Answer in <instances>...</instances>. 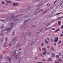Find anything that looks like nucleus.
I'll return each instance as SVG.
<instances>
[{
	"label": "nucleus",
	"mask_w": 63,
	"mask_h": 63,
	"mask_svg": "<svg viewBox=\"0 0 63 63\" xmlns=\"http://www.w3.org/2000/svg\"><path fill=\"white\" fill-rule=\"evenodd\" d=\"M21 15H22L21 14L19 15L16 16L15 18H14L12 17H8L7 18V19L8 20H11V19H16V18H17V17H18V16H21Z\"/></svg>",
	"instance_id": "f257e3e1"
},
{
	"label": "nucleus",
	"mask_w": 63,
	"mask_h": 63,
	"mask_svg": "<svg viewBox=\"0 0 63 63\" xmlns=\"http://www.w3.org/2000/svg\"><path fill=\"white\" fill-rule=\"evenodd\" d=\"M39 10H40V9H39V8H38L37 9H36V12L35 13L34 15H37L38 13H39V12H38V11H39Z\"/></svg>",
	"instance_id": "f03ea898"
},
{
	"label": "nucleus",
	"mask_w": 63,
	"mask_h": 63,
	"mask_svg": "<svg viewBox=\"0 0 63 63\" xmlns=\"http://www.w3.org/2000/svg\"><path fill=\"white\" fill-rule=\"evenodd\" d=\"M58 40V37H55V39H54V41L55 43Z\"/></svg>",
	"instance_id": "7ed1b4c3"
},
{
	"label": "nucleus",
	"mask_w": 63,
	"mask_h": 63,
	"mask_svg": "<svg viewBox=\"0 0 63 63\" xmlns=\"http://www.w3.org/2000/svg\"><path fill=\"white\" fill-rule=\"evenodd\" d=\"M16 50H15L13 52V54L14 56H15V55H16Z\"/></svg>",
	"instance_id": "20e7f679"
},
{
	"label": "nucleus",
	"mask_w": 63,
	"mask_h": 63,
	"mask_svg": "<svg viewBox=\"0 0 63 63\" xmlns=\"http://www.w3.org/2000/svg\"><path fill=\"white\" fill-rule=\"evenodd\" d=\"M6 59H8L9 60V61L10 62V63H11V58H8L7 57V58H6Z\"/></svg>",
	"instance_id": "39448f33"
},
{
	"label": "nucleus",
	"mask_w": 63,
	"mask_h": 63,
	"mask_svg": "<svg viewBox=\"0 0 63 63\" xmlns=\"http://www.w3.org/2000/svg\"><path fill=\"white\" fill-rule=\"evenodd\" d=\"M18 4L17 3H13V6H17V5Z\"/></svg>",
	"instance_id": "423d86ee"
},
{
	"label": "nucleus",
	"mask_w": 63,
	"mask_h": 63,
	"mask_svg": "<svg viewBox=\"0 0 63 63\" xmlns=\"http://www.w3.org/2000/svg\"><path fill=\"white\" fill-rule=\"evenodd\" d=\"M12 27H11L10 28H7L5 29V30L6 31H7V30H11V29H12Z\"/></svg>",
	"instance_id": "0eeeda50"
},
{
	"label": "nucleus",
	"mask_w": 63,
	"mask_h": 63,
	"mask_svg": "<svg viewBox=\"0 0 63 63\" xmlns=\"http://www.w3.org/2000/svg\"><path fill=\"white\" fill-rule=\"evenodd\" d=\"M16 37H15L14 39H13L12 41V43H14V41H15V40L16 39Z\"/></svg>",
	"instance_id": "6e6552de"
},
{
	"label": "nucleus",
	"mask_w": 63,
	"mask_h": 63,
	"mask_svg": "<svg viewBox=\"0 0 63 63\" xmlns=\"http://www.w3.org/2000/svg\"><path fill=\"white\" fill-rule=\"evenodd\" d=\"M20 44H18L17 46H16V47H20Z\"/></svg>",
	"instance_id": "1a4fd4ad"
},
{
	"label": "nucleus",
	"mask_w": 63,
	"mask_h": 63,
	"mask_svg": "<svg viewBox=\"0 0 63 63\" xmlns=\"http://www.w3.org/2000/svg\"><path fill=\"white\" fill-rule=\"evenodd\" d=\"M47 51H46L45 52L44 51H43V55H45V54H46L47 53Z\"/></svg>",
	"instance_id": "9d476101"
},
{
	"label": "nucleus",
	"mask_w": 63,
	"mask_h": 63,
	"mask_svg": "<svg viewBox=\"0 0 63 63\" xmlns=\"http://www.w3.org/2000/svg\"><path fill=\"white\" fill-rule=\"evenodd\" d=\"M57 62H58L59 61H60L61 62H62V61L61 59H58L57 60Z\"/></svg>",
	"instance_id": "9b49d317"
},
{
	"label": "nucleus",
	"mask_w": 63,
	"mask_h": 63,
	"mask_svg": "<svg viewBox=\"0 0 63 63\" xmlns=\"http://www.w3.org/2000/svg\"><path fill=\"white\" fill-rule=\"evenodd\" d=\"M15 59H18V55H17L15 57Z\"/></svg>",
	"instance_id": "f8f14e48"
},
{
	"label": "nucleus",
	"mask_w": 63,
	"mask_h": 63,
	"mask_svg": "<svg viewBox=\"0 0 63 63\" xmlns=\"http://www.w3.org/2000/svg\"><path fill=\"white\" fill-rule=\"evenodd\" d=\"M6 2L7 3H11V1L6 0Z\"/></svg>",
	"instance_id": "ddd939ff"
},
{
	"label": "nucleus",
	"mask_w": 63,
	"mask_h": 63,
	"mask_svg": "<svg viewBox=\"0 0 63 63\" xmlns=\"http://www.w3.org/2000/svg\"><path fill=\"white\" fill-rule=\"evenodd\" d=\"M42 3H41L39 4H38L37 5V7H39L40 6H41L42 5Z\"/></svg>",
	"instance_id": "4468645a"
},
{
	"label": "nucleus",
	"mask_w": 63,
	"mask_h": 63,
	"mask_svg": "<svg viewBox=\"0 0 63 63\" xmlns=\"http://www.w3.org/2000/svg\"><path fill=\"white\" fill-rule=\"evenodd\" d=\"M31 9V7L30 6H29L28 7L27 9L28 10H30Z\"/></svg>",
	"instance_id": "2eb2a0df"
},
{
	"label": "nucleus",
	"mask_w": 63,
	"mask_h": 63,
	"mask_svg": "<svg viewBox=\"0 0 63 63\" xmlns=\"http://www.w3.org/2000/svg\"><path fill=\"white\" fill-rule=\"evenodd\" d=\"M2 57H3V55L2 54H1L0 55V59H2Z\"/></svg>",
	"instance_id": "dca6fc26"
},
{
	"label": "nucleus",
	"mask_w": 63,
	"mask_h": 63,
	"mask_svg": "<svg viewBox=\"0 0 63 63\" xmlns=\"http://www.w3.org/2000/svg\"><path fill=\"white\" fill-rule=\"evenodd\" d=\"M43 51H46V48H45V47L43 48Z\"/></svg>",
	"instance_id": "f3484780"
},
{
	"label": "nucleus",
	"mask_w": 63,
	"mask_h": 63,
	"mask_svg": "<svg viewBox=\"0 0 63 63\" xmlns=\"http://www.w3.org/2000/svg\"><path fill=\"white\" fill-rule=\"evenodd\" d=\"M45 43H46V44H48V42H47V41L46 39L45 40Z\"/></svg>",
	"instance_id": "a211bd4d"
},
{
	"label": "nucleus",
	"mask_w": 63,
	"mask_h": 63,
	"mask_svg": "<svg viewBox=\"0 0 63 63\" xmlns=\"http://www.w3.org/2000/svg\"><path fill=\"white\" fill-rule=\"evenodd\" d=\"M40 12H43V9H40L39 10Z\"/></svg>",
	"instance_id": "6ab92c4d"
},
{
	"label": "nucleus",
	"mask_w": 63,
	"mask_h": 63,
	"mask_svg": "<svg viewBox=\"0 0 63 63\" xmlns=\"http://www.w3.org/2000/svg\"><path fill=\"white\" fill-rule=\"evenodd\" d=\"M52 57H53L55 56V55H54V53H52Z\"/></svg>",
	"instance_id": "aec40b11"
},
{
	"label": "nucleus",
	"mask_w": 63,
	"mask_h": 63,
	"mask_svg": "<svg viewBox=\"0 0 63 63\" xmlns=\"http://www.w3.org/2000/svg\"><path fill=\"white\" fill-rule=\"evenodd\" d=\"M13 24H14V23H11V27H12H12H13V25H12Z\"/></svg>",
	"instance_id": "412c9836"
},
{
	"label": "nucleus",
	"mask_w": 63,
	"mask_h": 63,
	"mask_svg": "<svg viewBox=\"0 0 63 63\" xmlns=\"http://www.w3.org/2000/svg\"><path fill=\"white\" fill-rule=\"evenodd\" d=\"M61 24V22L60 21H59L58 22V24L59 25H60Z\"/></svg>",
	"instance_id": "4be33fe9"
},
{
	"label": "nucleus",
	"mask_w": 63,
	"mask_h": 63,
	"mask_svg": "<svg viewBox=\"0 0 63 63\" xmlns=\"http://www.w3.org/2000/svg\"><path fill=\"white\" fill-rule=\"evenodd\" d=\"M0 21H2V22H5V20H4L1 19L0 20Z\"/></svg>",
	"instance_id": "5701e85b"
},
{
	"label": "nucleus",
	"mask_w": 63,
	"mask_h": 63,
	"mask_svg": "<svg viewBox=\"0 0 63 63\" xmlns=\"http://www.w3.org/2000/svg\"><path fill=\"white\" fill-rule=\"evenodd\" d=\"M35 26L36 25H33L32 26V29H33V28H34V27H35Z\"/></svg>",
	"instance_id": "b1692460"
},
{
	"label": "nucleus",
	"mask_w": 63,
	"mask_h": 63,
	"mask_svg": "<svg viewBox=\"0 0 63 63\" xmlns=\"http://www.w3.org/2000/svg\"><path fill=\"white\" fill-rule=\"evenodd\" d=\"M56 57L57 58H59V55H56Z\"/></svg>",
	"instance_id": "393cba45"
},
{
	"label": "nucleus",
	"mask_w": 63,
	"mask_h": 63,
	"mask_svg": "<svg viewBox=\"0 0 63 63\" xmlns=\"http://www.w3.org/2000/svg\"><path fill=\"white\" fill-rule=\"evenodd\" d=\"M63 2L62 1H61V2L60 3V5H62V4H63Z\"/></svg>",
	"instance_id": "a878e982"
},
{
	"label": "nucleus",
	"mask_w": 63,
	"mask_h": 63,
	"mask_svg": "<svg viewBox=\"0 0 63 63\" xmlns=\"http://www.w3.org/2000/svg\"><path fill=\"white\" fill-rule=\"evenodd\" d=\"M48 60H49V61H52V59H51V58H49L48 59Z\"/></svg>",
	"instance_id": "bb28decb"
},
{
	"label": "nucleus",
	"mask_w": 63,
	"mask_h": 63,
	"mask_svg": "<svg viewBox=\"0 0 63 63\" xmlns=\"http://www.w3.org/2000/svg\"><path fill=\"white\" fill-rule=\"evenodd\" d=\"M1 3L2 4H5V2H4L3 1H2Z\"/></svg>",
	"instance_id": "cd10ccee"
},
{
	"label": "nucleus",
	"mask_w": 63,
	"mask_h": 63,
	"mask_svg": "<svg viewBox=\"0 0 63 63\" xmlns=\"http://www.w3.org/2000/svg\"><path fill=\"white\" fill-rule=\"evenodd\" d=\"M9 46H13V44L10 43L9 44Z\"/></svg>",
	"instance_id": "c85d7f7f"
},
{
	"label": "nucleus",
	"mask_w": 63,
	"mask_h": 63,
	"mask_svg": "<svg viewBox=\"0 0 63 63\" xmlns=\"http://www.w3.org/2000/svg\"><path fill=\"white\" fill-rule=\"evenodd\" d=\"M29 16V15H27L25 16L24 17H28Z\"/></svg>",
	"instance_id": "c756f323"
},
{
	"label": "nucleus",
	"mask_w": 63,
	"mask_h": 63,
	"mask_svg": "<svg viewBox=\"0 0 63 63\" xmlns=\"http://www.w3.org/2000/svg\"><path fill=\"white\" fill-rule=\"evenodd\" d=\"M59 31V29H58L55 32H58V31Z\"/></svg>",
	"instance_id": "7c9ffc66"
},
{
	"label": "nucleus",
	"mask_w": 63,
	"mask_h": 63,
	"mask_svg": "<svg viewBox=\"0 0 63 63\" xmlns=\"http://www.w3.org/2000/svg\"><path fill=\"white\" fill-rule=\"evenodd\" d=\"M59 56H61V52L59 53Z\"/></svg>",
	"instance_id": "2f4dec72"
},
{
	"label": "nucleus",
	"mask_w": 63,
	"mask_h": 63,
	"mask_svg": "<svg viewBox=\"0 0 63 63\" xmlns=\"http://www.w3.org/2000/svg\"><path fill=\"white\" fill-rule=\"evenodd\" d=\"M4 12V11L2 10H0V13L1 12Z\"/></svg>",
	"instance_id": "473e14b6"
},
{
	"label": "nucleus",
	"mask_w": 63,
	"mask_h": 63,
	"mask_svg": "<svg viewBox=\"0 0 63 63\" xmlns=\"http://www.w3.org/2000/svg\"><path fill=\"white\" fill-rule=\"evenodd\" d=\"M38 57H36L35 58V60H37L38 59Z\"/></svg>",
	"instance_id": "72a5a7b5"
},
{
	"label": "nucleus",
	"mask_w": 63,
	"mask_h": 63,
	"mask_svg": "<svg viewBox=\"0 0 63 63\" xmlns=\"http://www.w3.org/2000/svg\"><path fill=\"white\" fill-rule=\"evenodd\" d=\"M4 27V26H2L1 27V29H2V28H3Z\"/></svg>",
	"instance_id": "f704fd0d"
},
{
	"label": "nucleus",
	"mask_w": 63,
	"mask_h": 63,
	"mask_svg": "<svg viewBox=\"0 0 63 63\" xmlns=\"http://www.w3.org/2000/svg\"><path fill=\"white\" fill-rule=\"evenodd\" d=\"M47 48H49V47H50V46H47Z\"/></svg>",
	"instance_id": "c9c22d12"
},
{
	"label": "nucleus",
	"mask_w": 63,
	"mask_h": 63,
	"mask_svg": "<svg viewBox=\"0 0 63 63\" xmlns=\"http://www.w3.org/2000/svg\"><path fill=\"white\" fill-rule=\"evenodd\" d=\"M49 6H50V4H49V3L47 5V7H49Z\"/></svg>",
	"instance_id": "e433bc0d"
},
{
	"label": "nucleus",
	"mask_w": 63,
	"mask_h": 63,
	"mask_svg": "<svg viewBox=\"0 0 63 63\" xmlns=\"http://www.w3.org/2000/svg\"><path fill=\"white\" fill-rule=\"evenodd\" d=\"M52 30H55V29L54 28H52Z\"/></svg>",
	"instance_id": "4c0bfd02"
},
{
	"label": "nucleus",
	"mask_w": 63,
	"mask_h": 63,
	"mask_svg": "<svg viewBox=\"0 0 63 63\" xmlns=\"http://www.w3.org/2000/svg\"><path fill=\"white\" fill-rule=\"evenodd\" d=\"M13 35H15V32H13Z\"/></svg>",
	"instance_id": "58836bf2"
},
{
	"label": "nucleus",
	"mask_w": 63,
	"mask_h": 63,
	"mask_svg": "<svg viewBox=\"0 0 63 63\" xmlns=\"http://www.w3.org/2000/svg\"><path fill=\"white\" fill-rule=\"evenodd\" d=\"M19 61H21L22 60V59L21 58H19Z\"/></svg>",
	"instance_id": "ea45409f"
},
{
	"label": "nucleus",
	"mask_w": 63,
	"mask_h": 63,
	"mask_svg": "<svg viewBox=\"0 0 63 63\" xmlns=\"http://www.w3.org/2000/svg\"><path fill=\"white\" fill-rule=\"evenodd\" d=\"M50 52H49L47 53V55H49L50 54Z\"/></svg>",
	"instance_id": "a19ab883"
},
{
	"label": "nucleus",
	"mask_w": 63,
	"mask_h": 63,
	"mask_svg": "<svg viewBox=\"0 0 63 63\" xmlns=\"http://www.w3.org/2000/svg\"><path fill=\"white\" fill-rule=\"evenodd\" d=\"M54 48H53V47H52L51 48V50H54Z\"/></svg>",
	"instance_id": "79ce46f5"
},
{
	"label": "nucleus",
	"mask_w": 63,
	"mask_h": 63,
	"mask_svg": "<svg viewBox=\"0 0 63 63\" xmlns=\"http://www.w3.org/2000/svg\"><path fill=\"white\" fill-rule=\"evenodd\" d=\"M50 40L51 42H53V39H51Z\"/></svg>",
	"instance_id": "37998d69"
},
{
	"label": "nucleus",
	"mask_w": 63,
	"mask_h": 63,
	"mask_svg": "<svg viewBox=\"0 0 63 63\" xmlns=\"http://www.w3.org/2000/svg\"><path fill=\"white\" fill-rule=\"evenodd\" d=\"M42 30H43V29H40L39 30V31L41 32V31H42Z\"/></svg>",
	"instance_id": "c03bdc74"
},
{
	"label": "nucleus",
	"mask_w": 63,
	"mask_h": 63,
	"mask_svg": "<svg viewBox=\"0 0 63 63\" xmlns=\"http://www.w3.org/2000/svg\"><path fill=\"white\" fill-rule=\"evenodd\" d=\"M5 39H6V42H7V41H8V38H5Z\"/></svg>",
	"instance_id": "a18cd8bd"
},
{
	"label": "nucleus",
	"mask_w": 63,
	"mask_h": 63,
	"mask_svg": "<svg viewBox=\"0 0 63 63\" xmlns=\"http://www.w3.org/2000/svg\"><path fill=\"white\" fill-rule=\"evenodd\" d=\"M7 44H8V43H7V42H5L4 44V45H7Z\"/></svg>",
	"instance_id": "49530a36"
},
{
	"label": "nucleus",
	"mask_w": 63,
	"mask_h": 63,
	"mask_svg": "<svg viewBox=\"0 0 63 63\" xmlns=\"http://www.w3.org/2000/svg\"><path fill=\"white\" fill-rule=\"evenodd\" d=\"M63 36V34H62L60 35V36H61V37H62V36Z\"/></svg>",
	"instance_id": "de8ad7c7"
},
{
	"label": "nucleus",
	"mask_w": 63,
	"mask_h": 63,
	"mask_svg": "<svg viewBox=\"0 0 63 63\" xmlns=\"http://www.w3.org/2000/svg\"><path fill=\"white\" fill-rule=\"evenodd\" d=\"M60 6H61V7L62 8H63V5H62V4H61Z\"/></svg>",
	"instance_id": "09e8293b"
},
{
	"label": "nucleus",
	"mask_w": 63,
	"mask_h": 63,
	"mask_svg": "<svg viewBox=\"0 0 63 63\" xmlns=\"http://www.w3.org/2000/svg\"><path fill=\"white\" fill-rule=\"evenodd\" d=\"M61 28L62 29H63V25H62V26L61 27Z\"/></svg>",
	"instance_id": "8fccbe9b"
},
{
	"label": "nucleus",
	"mask_w": 63,
	"mask_h": 63,
	"mask_svg": "<svg viewBox=\"0 0 63 63\" xmlns=\"http://www.w3.org/2000/svg\"><path fill=\"white\" fill-rule=\"evenodd\" d=\"M41 45L42 47L43 46V43H41Z\"/></svg>",
	"instance_id": "3c124183"
},
{
	"label": "nucleus",
	"mask_w": 63,
	"mask_h": 63,
	"mask_svg": "<svg viewBox=\"0 0 63 63\" xmlns=\"http://www.w3.org/2000/svg\"><path fill=\"white\" fill-rule=\"evenodd\" d=\"M28 52H30V50H28Z\"/></svg>",
	"instance_id": "603ef678"
},
{
	"label": "nucleus",
	"mask_w": 63,
	"mask_h": 63,
	"mask_svg": "<svg viewBox=\"0 0 63 63\" xmlns=\"http://www.w3.org/2000/svg\"><path fill=\"white\" fill-rule=\"evenodd\" d=\"M55 62L56 63H60L59 62H57L56 61H55Z\"/></svg>",
	"instance_id": "864d4df0"
},
{
	"label": "nucleus",
	"mask_w": 63,
	"mask_h": 63,
	"mask_svg": "<svg viewBox=\"0 0 63 63\" xmlns=\"http://www.w3.org/2000/svg\"><path fill=\"white\" fill-rule=\"evenodd\" d=\"M54 46H56V43L55 44H54Z\"/></svg>",
	"instance_id": "5fc2aeb1"
},
{
	"label": "nucleus",
	"mask_w": 63,
	"mask_h": 63,
	"mask_svg": "<svg viewBox=\"0 0 63 63\" xmlns=\"http://www.w3.org/2000/svg\"><path fill=\"white\" fill-rule=\"evenodd\" d=\"M45 13H45V12H44V13H42V15H44V14H45Z\"/></svg>",
	"instance_id": "6e6d98bb"
},
{
	"label": "nucleus",
	"mask_w": 63,
	"mask_h": 63,
	"mask_svg": "<svg viewBox=\"0 0 63 63\" xmlns=\"http://www.w3.org/2000/svg\"><path fill=\"white\" fill-rule=\"evenodd\" d=\"M47 38L48 40V41H49V38L48 37V38Z\"/></svg>",
	"instance_id": "4d7b16f0"
},
{
	"label": "nucleus",
	"mask_w": 63,
	"mask_h": 63,
	"mask_svg": "<svg viewBox=\"0 0 63 63\" xmlns=\"http://www.w3.org/2000/svg\"><path fill=\"white\" fill-rule=\"evenodd\" d=\"M40 55L41 56H42V57H43L44 56H43V55H42V54H41Z\"/></svg>",
	"instance_id": "13d9d810"
},
{
	"label": "nucleus",
	"mask_w": 63,
	"mask_h": 63,
	"mask_svg": "<svg viewBox=\"0 0 63 63\" xmlns=\"http://www.w3.org/2000/svg\"><path fill=\"white\" fill-rule=\"evenodd\" d=\"M39 49L40 51H41V48H39Z\"/></svg>",
	"instance_id": "bf43d9fd"
},
{
	"label": "nucleus",
	"mask_w": 63,
	"mask_h": 63,
	"mask_svg": "<svg viewBox=\"0 0 63 63\" xmlns=\"http://www.w3.org/2000/svg\"><path fill=\"white\" fill-rule=\"evenodd\" d=\"M2 7L3 8H5V6H3Z\"/></svg>",
	"instance_id": "052dcab7"
},
{
	"label": "nucleus",
	"mask_w": 63,
	"mask_h": 63,
	"mask_svg": "<svg viewBox=\"0 0 63 63\" xmlns=\"http://www.w3.org/2000/svg\"><path fill=\"white\" fill-rule=\"evenodd\" d=\"M37 63H42V62H37Z\"/></svg>",
	"instance_id": "680f3d73"
},
{
	"label": "nucleus",
	"mask_w": 63,
	"mask_h": 63,
	"mask_svg": "<svg viewBox=\"0 0 63 63\" xmlns=\"http://www.w3.org/2000/svg\"><path fill=\"white\" fill-rule=\"evenodd\" d=\"M3 34H1V36H3Z\"/></svg>",
	"instance_id": "e2e57ef3"
},
{
	"label": "nucleus",
	"mask_w": 63,
	"mask_h": 63,
	"mask_svg": "<svg viewBox=\"0 0 63 63\" xmlns=\"http://www.w3.org/2000/svg\"><path fill=\"white\" fill-rule=\"evenodd\" d=\"M60 13H61V12L59 13H58V14H56V15H59V14H60Z\"/></svg>",
	"instance_id": "0e129e2a"
},
{
	"label": "nucleus",
	"mask_w": 63,
	"mask_h": 63,
	"mask_svg": "<svg viewBox=\"0 0 63 63\" xmlns=\"http://www.w3.org/2000/svg\"><path fill=\"white\" fill-rule=\"evenodd\" d=\"M39 0H36V2H38V1H39Z\"/></svg>",
	"instance_id": "69168bd1"
},
{
	"label": "nucleus",
	"mask_w": 63,
	"mask_h": 63,
	"mask_svg": "<svg viewBox=\"0 0 63 63\" xmlns=\"http://www.w3.org/2000/svg\"><path fill=\"white\" fill-rule=\"evenodd\" d=\"M45 13H46V12H47V11L46 10L45 11H44Z\"/></svg>",
	"instance_id": "338daca9"
},
{
	"label": "nucleus",
	"mask_w": 63,
	"mask_h": 63,
	"mask_svg": "<svg viewBox=\"0 0 63 63\" xmlns=\"http://www.w3.org/2000/svg\"><path fill=\"white\" fill-rule=\"evenodd\" d=\"M1 42H2V43H3V40H1Z\"/></svg>",
	"instance_id": "774afa93"
}]
</instances>
